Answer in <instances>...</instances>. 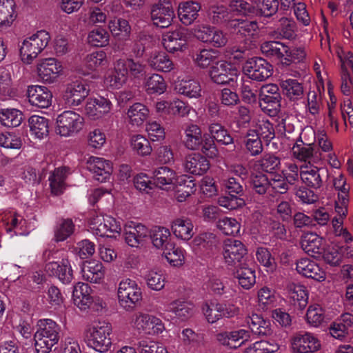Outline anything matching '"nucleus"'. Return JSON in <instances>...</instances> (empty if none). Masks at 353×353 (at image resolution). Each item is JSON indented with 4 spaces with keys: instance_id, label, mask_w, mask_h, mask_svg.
I'll use <instances>...</instances> for the list:
<instances>
[{
    "instance_id": "1",
    "label": "nucleus",
    "mask_w": 353,
    "mask_h": 353,
    "mask_svg": "<svg viewBox=\"0 0 353 353\" xmlns=\"http://www.w3.org/2000/svg\"><path fill=\"white\" fill-rule=\"evenodd\" d=\"M34 334V345L38 353H49L59 340V325L51 319H41L38 322Z\"/></svg>"
},
{
    "instance_id": "2",
    "label": "nucleus",
    "mask_w": 353,
    "mask_h": 353,
    "mask_svg": "<svg viewBox=\"0 0 353 353\" xmlns=\"http://www.w3.org/2000/svg\"><path fill=\"white\" fill-rule=\"evenodd\" d=\"M110 326L108 323L95 321L85 330L84 341L87 345L97 352H105L110 345Z\"/></svg>"
},
{
    "instance_id": "3",
    "label": "nucleus",
    "mask_w": 353,
    "mask_h": 353,
    "mask_svg": "<svg viewBox=\"0 0 353 353\" xmlns=\"http://www.w3.org/2000/svg\"><path fill=\"white\" fill-rule=\"evenodd\" d=\"M50 40V34L46 30H39L26 38L19 48L21 61L30 64L47 47Z\"/></svg>"
},
{
    "instance_id": "4",
    "label": "nucleus",
    "mask_w": 353,
    "mask_h": 353,
    "mask_svg": "<svg viewBox=\"0 0 353 353\" xmlns=\"http://www.w3.org/2000/svg\"><path fill=\"white\" fill-rule=\"evenodd\" d=\"M130 326L139 335L159 336L165 330L162 320L154 314L139 312L133 314Z\"/></svg>"
},
{
    "instance_id": "5",
    "label": "nucleus",
    "mask_w": 353,
    "mask_h": 353,
    "mask_svg": "<svg viewBox=\"0 0 353 353\" xmlns=\"http://www.w3.org/2000/svg\"><path fill=\"white\" fill-rule=\"evenodd\" d=\"M84 125L83 116L74 111L66 110L57 117L56 132L61 137H72L79 133Z\"/></svg>"
},
{
    "instance_id": "6",
    "label": "nucleus",
    "mask_w": 353,
    "mask_h": 353,
    "mask_svg": "<svg viewBox=\"0 0 353 353\" xmlns=\"http://www.w3.org/2000/svg\"><path fill=\"white\" fill-rule=\"evenodd\" d=\"M117 297L119 305L128 310L142 300V290L136 281L125 279L119 284Z\"/></svg>"
},
{
    "instance_id": "7",
    "label": "nucleus",
    "mask_w": 353,
    "mask_h": 353,
    "mask_svg": "<svg viewBox=\"0 0 353 353\" xmlns=\"http://www.w3.org/2000/svg\"><path fill=\"white\" fill-rule=\"evenodd\" d=\"M37 74L39 79L47 84L54 83L63 75L64 67L62 63L55 58H44L37 64Z\"/></svg>"
},
{
    "instance_id": "8",
    "label": "nucleus",
    "mask_w": 353,
    "mask_h": 353,
    "mask_svg": "<svg viewBox=\"0 0 353 353\" xmlns=\"http://www.w3.org/2000/svg\"><path fill=\"white\" fill-rule=\"evenodd\" d=\"M308 133H313L312 129L306 128L299 134L292 148V154L294 158L304 161L305 163H318L320 154L315 153L314 144L307 143V140L302 139L303 136H305Z\"/></svg>"
},
{
    "instance_id": "9",
    "label": "nucleus",
    "mask_w": 353,
    "mask_h": 353,
    "mask_svg": "<svg viewBox=\"0 0 353 353\" xmlns=\"http://www.w3.org/2000/svg\"><path fill=\"white\" fill-rule=\"evenodd\" d=\"M210 79L216 84H230L237 81L239 71L230 63L218 60L208 72Z\"/></svg>"
},
{
    "instance_id": "10",
    "label": "nucleus",
    "mask_w": 353,
    "mask_h": 353,
    "mask_svg": "<svg viewBox=\"0 0 353 353\" xmlns=\"http://www.w3.org/2000/svg\"><path fill=\"white\" fill-rule=\"evenodd\" d=\"M144 65L132 59H119L114 64L112 81L114 80L116 88H119L125 83L128 70L132 75L137 77L144 71Z\"/></svg>"
},
{
    "instance_id": "11",
    "label": "nucleus",
    "mask_w": 353,
    "mask_h": 353,
    "mask_svg": "<svg viewBox=\"0 0 353 353\" xmlns=\"http://www.w3.org/2000/svg\"><path fill=\"white\" fill-rule=\"evenodd\" d=\"M281 95L276 84L263 85L259 92V105L269 114H274L280 108Z\"/></svg>"
},
{
    "instance_id": "12",
    "label": "nucleus",
    "mask_w": 353,
    "mask_h": 353,
    "mask_svg": "<svg viewBox=\"0 0 353 353\" xmlns=\"http://www.w3.org/2000/svg\"><path fill=\"white\" fill-rule=\"evenodd\" d=\"M188 30L183 28L166 32L163 36V45L170 53L183 52L188 48Z\"/></svg>"
},
{
    "instance_id": "13",
    "label": "nucleus",
    "mask_w": 353,
    "mask_h": 353,
    "mask_svg": "<svg viewBox=\"0 0 353 353\" xmlns=\"http://www.w3.org/2000/svg\"><path fill=\"white\" fill-rule=\"evenodd\" d=\"M243 69L250 79L257 81L267 79L272 76L273 71L272 65L259 57H253L248 60Z\"/></svg>"
},
{
    "instance_id": "14",
    "label": "nucleus",
    "mask_w": 353,
    "mask_h": 353,
    "mask_svg": "<svg viewBox=\"0 0 353 353\" xmlns=\"http://www.w3.org/2000/svg\"><path fill=\"white\" fill-rule=\"evenodd\" d=\"M150 15L154 25L164 28L172 24L175 13L169 0H160L152 6Z\"/></svg>"
},
{
    "instance_id": "15",
    "label": "nucleus",
    "mask_w": 353,
    "mask_h": 353,
    "mask_svg": "<svg viewBox=\"0 0 353 353\" xmlns=\"http://www.w3.org/2000/svg\"><path fill=\"white\" fill-rule=\"evenodd\" d=\"M290 348L293 353L314 352L321 348V343L310 332H299L291 338Z\"/></svg>"
},
{
    "instance_id": "16",
    "label": "nucleus",
    "mask_w": 353,
    "mask_h": 353,
    "mask_svg": "<svg viewBox=\"0 0 353 353\" xmlns=\"http://www.w3.org/2000/svg\"><path fill=\"white\" fill-rule=\"evenodd\" d=\"M123 234L125 241L129 246L139 248L147 241L149 230L141 223L130 221L125 225Z\"/></svg>"
},
{
    "instance_id": "17",
    "label": "nucleus",
    "mask_w": 353,
    "mask_h": 353,
    "mask_svg": "<svg viewBox=\"0 0 353 353\" xmlns=\"http://www.w3.org/2000/svg\"><path fill=\"white\" fill-rule=\"evenodd\" d=\"M247 254L245 245L238 240L228 239L225 241L223 248V256L228 265L234 266L237 263H243L244 256Z\"/></svg>"
},
{
    "instance_id": "18",
    "label": "nucleus",
    "mask_w": 353,
    "mask_h": 353,
    "mask_svg": "<svg viewBox=\"0 0 353 353\" xmlns=\"http://www.w3.org/2000/svg\"><path fill=\"white\" fill-rule=\"evenodd\" d=\"M89 94L86 85L79 81H74L66 85L63 98L68 105L77 106Z\"/></svg>"
},
{
    "instance_id": "19",
    "label": "nucleus",
    "mask_w": 353,
    "mask_h": 353,
    "mask_svg": "<svg viewBox=\"0 0 353 353\" xmlns=\"http://www.w3.org/2000/svg\"><path fill=\"white\" fill-rule=\"evenodd\" d=\"M46 272L50 276L58 278L63 283H70L73 279V271L68 259L51 261L45 267Z\"/></svg>"
},
{
    "instance_id": "20",
    "label": "nucleus",
    "mask_w": 353,
    "mask_h": 353,
    "mask_svg": "<svg viewBox=\"0 0 353 353\" xmlns=\"http://www.w3.org/2000/svg\"><path fill=\"white\" fill-rule=\"evenodd\" d=\"M183 167L185 172L201 176L208 172L210 168V163L204 155L194 152L185 156Z\"/></svg>"
},
{
    "instance_id": "21",
    "label": "nucleus",
    "mask_w": 353,
    "mask_h": 353,
    "mask_svg": "<svg viewBox=\"0 0 353 353\" xmlns=\"http://www.w3.org/2000/svg\"><path fill=\"white\" fill-rule=\"evenodd\" d=\"M29 102L40 108H48L52 104V94L46 86L34 85L28 88Z\"/></svg>"
},
{
    "instance_id": "22",
    "label": "nucleus",
    "mask_w": 353,
    "mask_h": 353,
    "mask_svg": "<svg viewBox=\"0 0 353 353\" xmlns=\"http://www.w3.org/2000/svg\"><path fill=\"white\" fill-rule=\"evenodd\" d=\"M110 109L108 94L105 96L99 94L97 97L90 98L85 105V112L92 120L101 118Z\"/></svg>"
},
{
    "instance_id": "23",
    "label": "nucleus",
    "mask_w": 353,
    "mask_h": 353,
    "mask_svg": "<svg viewBox=\"0 0 353 353\" xmlns=\"http://www.w3.org/2000/svg\"><path fill=\"white\" fill-rule=\"evenodd\" d=\"M296 270L299 274L317 281H323L326 279L325 272L315 261L307 258L299 260Z\"/></svg>"
},
{
    "instance_id": "24",
    "label": "nucleus",
    "mask_w": 353,
    "mask_h": 353,
    "mask_svg": "<svg viewBox=\"0 0 353 353\" xmlns=\"http://www.w3.org/2000/svg\"><path fill=\"white\" fill-rule=\"evenodd\" d=\"M154 183L156 187L168 190L177 182V175L174 170L167 166H161L152 172Z\"/></svg>"
},
{
    "instance_id": "25",
    "label": "nucleus",
    "mask_w": 353,
    "mask_h": 353,
    "mask_svg": "<svg viewBox=\"0 0 353 353\" xmlns=\"http://www.w3.org/2000/svg\"><path fill=\"white\" fill-rule=\"evenodd\" d=\"M168 311L180 321H185L194 315L195 306L191 301L176 299L170 303Z\"/></svg>"
},
{
    "instance_id": "26",
    "label": "nucleus",
    "mask_w": 353,
    "mask_h": 353,
    "mask_svg": "<svg viewBox=\"0 0 353 353\" xmlns=\"http://www.w3.org/2000/svg\"><path fill=\"white\" fill-rule=\"evenodd\" d=\"M171 230L174 235L185 241L190 240L194 234V225L188 217H178L171 223Z\"/></svg>"
},
{
    "instance_id": "27",
    "label": "nucleus",
    "mask_w": 353,
    "mask_h": 353,
    "mask_svg": "<svg viewBox=\"0 0 353 353\" xmlns=\"http://www.w3.org/2000/svg\"><path fill=\"white\" fill-rule=\"evenodd\" d=\"M201 9V6L197 1L181 2L178 7L179 18L183 24L190 26L198 18Z\"/></svg>"
},
{
    "instance_id": "28",
    "label": "nucleus",
    "mask_w": 353,
    "mask_h": 353,
    "mask_svg": "<svg viewBox=\"0 0 353 353\" xmlns=\"http://www.w3.org/2000/svg\"><path fill=\"white\" fill-rule=\"evenodd\" d=\"M88 169L94 174L98 181L105 182L110 177L109 162L101 158L91 157L88 161Z\"/></svg>"
},
{
    "instance_id": "29",
    "label": "nucleus",
    "mask_w": 353,
    "mask_h": 353,
    "mask_svg": "<svg viewBox=\"0 0 353 353\" xmlns=\"http://www.w3.org/2000/svg\"><path fill=\"white\" fill-rule=\"evenodd\" d=\"M148 65L154 70L168 73L174 70L172 60L165 52H154L148 59Z\"/></svg>"
},
{
    "instance_id": "30",
    "label": "nucleus",
    "mask_w": 353,
    "mask_h": 353,
    "mask_svg": "<svg viewBox=\"0 0 353 353\" xmlns=\"http://www.w3.org/2000/svg\"><path fill=\"white\" fill-rule=\"evenodd\" d=\"M315 163H305L300 167V177L303 183L317 189L321 186L322 179L319 169Z\"/></svg>"
},
{
    "instance_id": "31",
    "label": "nucleus",
    "mask_w": 353,
    "mask_h": 353,
    "mask_svg": "<svg viewBox=\"0 0 353 353\" xmlns=\"http://www.w3.org/2000/svg\"><path fill=\"white\" fill-rule=\"evenodd\" d=\"M152 243L157 250L162 252L174 243L172 241L171 233L168 228L163 226H156L149 232Z\"/></svg>"
},
{
    "instance_id": "32",
    "label": "nucleus",
    "mask_w": 353,
    "mask_h": 353,
    "mask_svg": "<svg viewBox=\"0 0 353 353\" xmlns=\"http://www.w3.org/2000/svg\"><path fill=\"white\" fill-rule=\"evenodd\" d=\"M175 90L188 98H199L202 89L200 83L194 79H182L175 83Z\"/></svg>"
},
{
    "instance_id": "33",
    "label": "nucleus",
    "mask_w": 353,
    "mask_h": 353,
    "mask_svg": "<svg viewBox=\"0 0 353 353\" xmlns=\"http://www.w3.org/2000/svg\"><path fill=\"white\" fill-rule=\"evenodd\" d=\"M30 135L39 140L43 139L49 134V120L41 116L32 115L28 119Z\"/></svg>"
},
{
    "instance_id": "34",
    "label": "nucleus",
    "mask_w": 353,
    "mask_h": 353,
    "mask_svg": "<svg viewBox=\"0 0 353 353\" xmlns=\"http://www.w3.org/2000/svg\"><path fill=\"white\" fill-rule=\"evenodd\" d=\"M261 50L265 57L275 58L283 64L288 46L279 41H265L261 45Z\"/></svg>"
},
{
    "instance_id": "35",
    "label": "nucleus",
    "mask_w": 353,
    "mask_h": 353,
    "mask_svg": "<svg viewBox=\"0 0 353 353\" xmlns=\"http://www.w3.org/2000/svg\"><path fill=\"white\" fill-rule=\"evenodd\" d=\"M310 134L315 136L314 152L320 154L319 163L325 159V155L333 151V144L324 130H319L316 132L313 131Z\"/></svg>"
},
{
    "instance_id": "36",
    "label": "nucleus",
    "mask_w": 353,
    "mask_h": 353,
    "mask_svg": "<svg viewBox=\"0 0 353 353\" xmlns=\"http://www.w3.org/2000/svg\"><path fill=\"white\" fill-rule=\"evenodd\" d=\"M250 332L245 329H239L230 332L219 333L216 335V339L223 345L231 347H236V343L242 340L239 345L250 338Z\"/></svg>"
},
{
    "instance_id": "37",
    "label": "nucleus",
    "mask_w": 353,
    "mask_h": 353,
    "mask_svg": "<svg viewBox=\"0 0 353 353\" xmlns=\"http://www.w3.org/2000/svg\"><path fill=\"white\" fill-rule=\"evenodd\" d=\"M333 183L335 189L338 190V200L336 201L335 206H338V210H341L343 214L349 203L350 187L346 183L345 176L341 174L334 178Z\"/></svg>"
},
{
    "instance_id": "38",
    "label": "nucleus",
    "mask_w": 353,
    "mask_h": 353,
    "mask_svg": "<svg viewBox=\"0 0 353 353\" xmlns=\"http://www.w3.org/2000/svg\"><path fill=\"white\" fill-rule=\"evenodd\" d=\"M150 114L149 109L141 103H134L128 110L127 119L132 126L139 127L146 121Z\"/></svg>"
},
{
    "instance_id": "39",
    "label": "nucleus",
    "mask_w": 353,
    "mask_h": 353,
    "mask_svg": "<svg viewBox=\"0 0 353 353\" xmlns=\"http://www.w3.org/2000/svg\"><path fill=\"white\" fill-rule=\"evenodd\" d=\"M14 0H0V30L10 27L17 17Z\"/></svg>"
},
{
    "instance_id": "40",
    "label": "nucleus",
    "mask_w": 353,
    "mask_h": 353,
    "mask_svg": "<svg viewBox=\"0 0 353 353\" xmlns=\"http://www.w3.org/2000/svg\"><path fill=\"white\" fill-rule=\"evenodd\" d=\"M81 273L83 278L90 283H98L103 277L102 264L97 261H86L83 263Z\"/></svg>"
},
{
    "instance_id": "41",
    "label": "nucleus",
    "mask_w": 353,
    "mask_h": 353,
    "mask_svg": "<svg viewBox=\"0 0 353 353\" xmlns=\"http://www.w3.org/2000/svg\"><path fill=\"white\" fill-rule=\"evenodd\" d=\"M74 303L81 310H85L91 303L90 288L83 283H77L72 292Z\"/></svg>"
},
{
    "instance_id": "42",
    "label": "nucleus",
    "mask_w": 353,
    "mask_h": 353,
    "mask_svg": "<svg viewBox=\"0 0 353 353\" xmlns=\"http://www.w3.org/2000/svg\"><path fill=\"white\" fill-rule=\"evenodd\" d=\"M234 274L239 284L243 289L249 290L256 283L255 271L248 267L245 263L239 264Z\"/></svg>"
},
{
    "instance_id": "43",
    "label": "nucleus",
    "mask_w": 353,
    "mask_h": 353,
    "mask_svg": "<svg viewBox=\"0 0 353 353\" xmlns=\"http://www.w3.org/2000/svg\"><path fill=\"white\" fill-rule=\"evenodd\" d=\"M131 27L128 21L123 19H117L112 26V41L114 40L119 45L123 44L129 39Z\"/></svg>"
},
{
    "instance_id": "44",
    "label": "nucleus",
    "mask_w": 353,
    "mask_h": 353,
    "mask_svg": "<svg viewBox=\"0 0 353 353\" xmlns=\"http://www.w3.org/2000/svg\"><path fill=\"white\" fill-rule=\"evenodd\" d=\"M143 88L148 94L160 95L166 91L167 84L161 75L154 73L145 79Z\"/></svg>"
},
{
    "instance_id": "45",
    "label": "nucleus",
    "mask_w": 353,
    "mask_h": 353,
    "mask_svg": "<svg viewBox=\"0 0 353 353\" xmlns=\"http://www.w3.org/2000/svg\"><path fill=\"white\" fill-rule=\"evenodd\" d=\"M145 281L148 288L153 291H161L164 289L167 282V276L161 269H151L145 276Z\"/></svg>"
},
{
    "instance_id": "46",
    "label": "nucleus",
    "mask_w": 353,
    "mask_h": 353,
    "mask_svg": "<svg viewBox=\"0 0 353 353\" xmlns=\"http://www.w3.org/2000/svg\"><path fill=\"white\" fill-rule=\"evenodd\" d=\"M247 152L252 157L259 155L263 150V145L260 137L256 130H248L243 139Z\"/></svg>"
},
{
    "instance_id": "47",
    "label": "nucleus",
    "mask_w": 353,
    "mask_h": 353,
    "mask_svg": "<svg viewBox=\"0 0 353 353\" xmlns=\"http://www.w3.org/2000/svg\"><path fill=\"white\" fill-rule=\"evenodd\" d=\"M323 239L316 233L305 234L301 239V247L308 254L321 253Z\"/></svg>"
},
{
    "instance_id": "48",
    "label": "nucleus",
    "mask_w": 353,
    "mask_h": 353,
    "mask_svg": "<svg viewBox=\"0 0 353 353\" xmlns=\"http://www.w3.org/2000/svg\"><path fill=\"white\" fill-rule=\"evenodd\" d=\"M288 295L294 304L300 309L306 306L308 301V293L306 288L300 284L291 283L288 286Z\"/></svg>"
},
{
    "instance_id": "49",
    "label": "nucleus",
    "mask_w": 353,
    "mask_h": 353,
    "mask_svg": "<svg viewBox=\"0 0 353 353\" xmlns=\"http://www.w3.org/2000/svg\"><path fill=\"white\" fill-rule=\"evenodd\" d=\"M68 174L65 167L58 168L49 176L50 185L52 192L58 195L65 189V180Z\"/></svg>"
},
{
    "instance_id": "50",
    "label": "nucleus",
    "mask_w": 353,
    "mask_h": 353,
    "mask_svg": "<svg viewBox=\"0 0 353 353\" xmlns=\"http://www.w3.org/2000/svg\"><path fill=\"white\" fill-rule=\"evenodd\" d=\"M208 16L212 24H225L230 19L231 12L224 5H212L208 9Z\"/></svg>"
},
{
    "instance_id": "51",
    "label": "nucleus",
    "mask_w": 353,
    "mask_h": 353,
    "mask_svg": "<svg viewBox=\"0 0 353 353\" xmlns=\"http://www.w3.org/2000/svg\"><path fill=\"white\" fill-rule=\"evenodd\" d=\"M162 256L172 267H181L185 263V250L180 247L172 244L162 252Z\"/></svg>"
},
{
    "instance_id": "52",
    "label": "nucleus",
    "mask_w": 353,
    "mask_h": 353,
    "mask_svg": "<svg viewBox=\"0 0 353 353\" xmlns=\"http://www.w3.org/2000/svg\"><path fill=\"white\" fill-rule=\"evenodd\" d=\"M252 332L258 335H268L271 333L270 323L256 314H252L246 319Z\"/></svg>"
},
{
    "instance_id": "53",
    "label": "nucleus",
    "mask_w": 353,
    "mask_h": 353,
    "mask_svg": "<svg viewBox=\"0 0 353 353\" xmlns=\"http://www.w3.org/2000/svg\"><path fill=\"white\" fill-rule=\"evenodd\" d=\"M185 147L192 150H198L202 142V132L201 128L195 124L190 125L185 131Z\"/></svg>"
},
{
    "instance_id": "54",
    "label": "nucleus",
    "mask_w": 353,
    "mask_h": 353,
    "mask_svg": "<svg viewBox=\"0 0 353 353\" xmlns=\"http://www.w3.org/2000/svg\"><path fill=\"white\" fill-rule=\"evenodd\" d=\"M335 213L336 215L332 221L335 234L341 236L347 243L352 241L353 240L352 235L346 229L343 228V221L347 214V207H345V212L343 214L341 210H338V206H335Z\"/></svg>"
},
{
    "instance_id": "55",
    "label": "nucleus",
    "mask_w": 353,
    "mask_h": 353,
    "mask_svg": "<svg viewBox=\"0 0 353 353\" xmlns=\"http://www.w3.org/2000/svg\"><path fill=\"white\" fill-rule=\"evenodd\" d=\"M23 113L15 108L0 110V122L7 127H17L23 121Z\"/></svg>"
},
{
    "instance_id": "56",
    "label": "nucleus",
    "mask_w": 353,
    "mask_h": 353,
    "mask_svg": "<svg viewBox=\"0 0 353 353\" xmlns=\"http://www.w3.org/2000/svg\"><path fill=\"white\" fill-rule=\"evenodd\" d=\"M3 221L6 223L8 228H7V232H10L12 231V230L17 229L19 230L20 231L17 232L15 231V234L19 235H25L26 234L23 232V228L26 226V221L20 215L15 213L12 211H9L6 213H5Z\"/></svg>"
},
{
    "instance_id": "57",
    "label": "nucleus",
    "mask_w": 353,
    "mask_h": 353,
    "mask_svg": "<svg viewBox=\"0 0 353 353\" xmlns=\"http://www.w3.org/2000/svg\"><path fill=\"white\" fill-rule=\"evenodd\" d=\"M283 94L291 100H296L303 94V87L296 79H288L280 83Z\"/></svg>"
},
{
    "instance_id": "58",
    "label": "nucleus",
    "mask_w": 353,
    "mask_h": 353,
    "mask_svg": "<svg viewBox=\"0 0 353 353\" xmlns=\"http://www.w3.org/2000/svg\"><path fill=\"white\" fill-rule=\"evenodd\" d=\"M219 60L218 52L212 49H202L196 54L194 59L195 64L201 68H207L214 65Z\"/></svg>"
},
{
    "instance_id": "59",
    "label": "nucleus",
    "mask_w": 353,
    "mask_h": 353,
    "mask_svg": "<svg viewBox=\"0 0 353 353\" xmlns=\"http://www.w3.org/2000/svg\"><path fill=\"white\" fill-rule=\"evenodd\" d=\"M209 134L218 143L223 145L233 143V138L228 133V130L219 123H212L208 126Z\"/></svg>"
},
{
    "instance_id": "60",
    "label": "nucleus",
    "mask_w": 353,
    "mask_h": 353,
    "mask_svg": "<svg viewBox=\"0 0 353 353\" xmlns=\"http://www.w3.org/2000/svg\"><path fill=\"white\" fill-rule=\"evenodd\" d=\"M257 301L262 309L267 310L276 305L277 296L274 290L263 286L258 290Z\"/></svg>"
},
{
    "instance_id": "61",
    "label": "nucleus",
    "mask_w": 353,
    "mask_h": 353,
    "mask_svg": "<svg viewBox=\"0 0 353 353\" xmlns=\"http://www.w3.org/2000/svg\"><path fill=\"white\" fill-rule=\"evenodd\" d=\"M216 227L225 235L235 236L240 232L241 224L234 218L224 216L218 220Z\"/></svg>"
},
{
    "instance_id": "62",
    "label": "nucleus",
    "mask_w": 353,
    "mask_h": 353,
    "mask_svg": "<svg viewBox=\"0 0 353 353\" xmlns=\"http://www.w3.org/2000/svg\"><path fill=\"white\" fill-rule=\"evenodd\" d=\"M130 145L134 152L140 156H148L152 148L149 141L141 134H134L130 138Z\"/></svg>"
},
{
    "instance_id": "63",
    "label": "nucleus",
    "mask_w": 353,
    "mask_h": 353,
    "mask_svg": "<svg viewBox=\"0 0 353 353\" xmlns=\"http://www.w3.org/2000/svg\"><path fill=\"white\" fill-rule=\"evenodd\" d=\"M270 181L266 174L259 172L251 175V185L253 190L259 194H270Z\"/></svg>"
},
{
    "instance_id": "64",
    "label": "nucleus",
    "mask_w": 353,
    "mask_h": 353,
    "mask_svg": "<svg viewBox=\"0 0 353 353\" xmlns=\"http://www.w3.org/2000/svg\"><path fill=\"white\" fill-rule=\"evenodd\" d=\"M133 184L137 190L142 194H151L154 189V183L149 176L143 172L139 173L133 177Z\"/></svg>"
}]
</instances>
